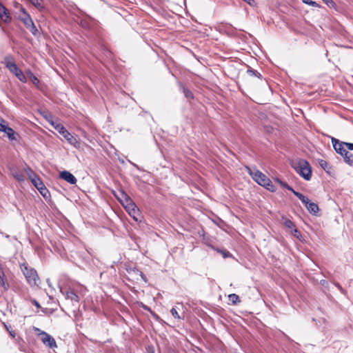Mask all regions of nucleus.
<instances>
[{
	"label": "nucleus",
	"instance_id": "1",
	"mask_svg": "<svg viewBox=\"0 0 353 353\" xmlns=\"http://www.w3.org/2000/svg\"><path fill=\"white\" fill-rule=\"evenodd\" d=\"M41 115L70 145L76 146L79 143L77 139L51 113L44 111L41 112Z\"/></svg>",
	"mask_w": 353,
	"mask_h": 353
},
{
	"label": "nucleus",
	"instance_id": "2",
	"mask_svg": "<svg viewBox=\"0 0 353 353\" xmlns=\"http://www.w3.org/2000/svg\"><path fill=\"white\" fill-rule=\"evenodd\" d=\"M331 142L336 152L343 157V161L346 164L352 166L353 154L350 153L344 146V141H341L334 137H331Z\"/></svg>",
	"mask_w": 353,
	"mask_h": 353
},
{
	"label": "nucleus",
	"instance_id": "3",
	"mask_svg": "<svg viewBox=\"0 0 353 353\" xmlns=\"http://www.w3.org/2000/svg\"><path fill=\"white\" fill-rule=\"evenodd\" d=\"M3 63L5 64V66L10 70V72L14 74L20 81L23 83H26L27 81V77L26 74L15 63L12 56H6L4 58Z\"/></svg>",
	"mask_w": 353,
	"mask_h": 353
},
{
	"label": "nucleus",
	"instance_id": "4",
	"mask_svg": "<svg viewBox=\"0 0 353 353\" xmlns=\"http://www.w3.org/2000/svg\"><path fill=\"white\" fill-rule=\"evenodd\" d=\"M119 201L135 221H141V213L133 200H119Z\"/></svg>",
	"mask_w": 353,
	"mask_h": 353
},
{
	"label": "nucleus",
	"instance_id": "5",
	"mask_svg": "<svg viewBox=\"0 0 353 353\" xmlns=\"http://www.w3.org/2000/svg\"><path fill=\"white\" fill-rule=\"evenodd\" d=\"M250 174H251L252 179L258 184L265 187L267 190L271 192L275 191L274 185L272 184L270 179L268 178L263 173L258 170H256L254 172H252L250 170Z\"/></svg>",
	"mask_w": 353,
	"mask_h": 353
},
{
	"label": "nucleus",
	"instance_id": "6",
	"mask_svg": "<svg viewBox=\"0 0 353 353\" xmlns=\"http://www.w3.org/2000/svg\"><path fill=\"white\" fill-rule=\"evenodd\" d=\"M21 269L27 282L30 286H37L39 285V277L34 268H29L25 264H23L21 265Z\"/></svg>",
	"mask_w": 353,
	"mask_h": 353
},
{
	"label": "nucleus",
	"instance_id": "7",
	"mask_svg": "<svg viewBox=\"0 0 353 353\" xmlns=\"http://www.w3.org/2000/svg\"><path fill=\"white\" fill-rule=\"evenodd\" d=\"M294 168L305 180H310L312 177V168L307 160L299 159L297 166Z\"/></svg>",
	"mask_w": 353,
	"mask_h": 353
},
{
	"label": "nucleus",
	"instance_id": "8",
	"mask_svg": "<svg viewBox=\"0 0 353 353\" xmlns=\"http://www.w3.org/2000/svg\"><path fill=\"white\" fill-rule=\"evenodd\" d=\"M39 336H41V341L46 346H48L50 348L57 347L56 341L51 335H50L46 332H41V333H39Z\"/></svg>",
	"mask_w": 353,
	"mask_h": 353
},
{
	"label": "nucleus",
	"instance_id": "9",
	"mask_svg": "<svg viewBox=\"0 0 353 353\" xmlns=\"http://www.w3.org/2000/svg\"><path fill=\"white\" fill-rule=\"evenodd\" d=\"M32 183L45 199L50 196V192L46 188L40 177L39 179H36Z\"/></svg>",
	"mask_w": 353,
	"mask_h": 353
},
{
	"label": "nucleus",
	"instance_id": "10",
	"mask_svg": "<svg viewBox=\"0 0 353 353\" xmlns=\"http://www.w3.org/2000/svg\"><path fill=\"white\" fill-rule=\"evenodd\" d=\"M60 292L65 296V299L69 300L73 305H77L79 302V296L71 289L63 292L61 288Z\"/></svg>",
	"mask_w": 353,
	"mask_h": 353
},
{
	"label": "nucleus",
	"instance_id": "11",
	"mask_svg": "<svg viewBox=\"0 0 353 353\" xmlns=\"http://www.w3.org/2000/svg\"><path fill=\"white\" fill-rule=\"evenodd\" d=\"M301 201L311 214L318 215L319 208L316 203L312 202L311 200H301Z\"/></svg>",
	"mask_w": 353,
	"mask_h": 353
},
{
	"label": "nucleus",
	"instance_id": "12",
	"mask_svg": "<svg viewBox=\"0 0 353 353\" xmlns=\"http://www.w3.org/2000/svg\"><path fill=\"white\" fill-rule=\"evenodd\" d=\"M59 176L61 179L65 180V181L72 185L75 184L77 181L76 177L72 173L67 170L61 171L59 173Z\"/></svg>",
	"mask_w": 353,
	"mask_h": 353
},
{
	"label": "nucleus",
	"instance_id": "13",
	"mask_svg": "<svg viewBox=\"0 0 353 353\" xmlns=\"http://www.w3.org/2000/svg\"><path fill=\"white\" fill-rule=\"evenodd\" d=\"M0 286L2 287L4 290H8L9 289V283L6 279L4 271L1 265L0 264Z\"/></svg>",
	"mask_w": 353,
	"mask_h": 353
},
{
	"label": "nucleus",
	"instance_id": "14",
	"mask_svg": "<svg viewBox=\"0 0 353 353\" xmlns=\"http://www.w3.org/2000/svg\"><path fill=\"white\" fill-rule=\"evenodd\" d=\"M0 18L5 22L10 21L11 17L9 15L8 9L0 2Z\"/></svg>",
	"mask_w": 353,
	"mask_h": 353
},
{
	"label": "nucleus",
	"instance_id": "15",
	"mask_svg": "<svg viewBox=\"0 0 353 353\" xmlns=\"http://www.w3.org/2000/svg\"><path fill=\"white\" fill-rule=\"evenodd\" d=\"M21 11L24 14V17L21 18V20L23 21L25 26L28 28L30 25L31 23H34L30 15L26 11V10L22 8Z\"/></svg>",
	"mask_w": 353,
	"mask_h": 353
},
{
	"label": "nucleus",
	"instance_id": "16",
	"mask_svg": "<svg viewBox=\"0 0 353 353\" xmlns=\"http://www.w3.org/2000/svg\"><path fill=\"white\" fill-rule=\"evenodd\" d=\"M26 76H27L31 82L37 88L39 87L40 80L31 72L28 70L26 71Z\"/></svg>",
	"mask_w": 353,
	"mask_h": 353
},
{
	"label": "nucleus",
	"instance_id": "17",
	"mask_svg": "<svg viewBox=\"0 0 353 353\" xmlns=\"http://www.w3.org/2000/svg\"><path fill=\"white\" fill-rule=\"evenodd\" d=\"M3 132L7 134V137L10 141L17 140V136H18V134L14 132V130L12 128H10L9 126L7 125L6 127Z\"/></svg>",
	"mask_w": 353,
	"mask_h": 353
},
{
	"label": "nucleus",
	"instance_id": "18",
	"mask_svg": "<svg viewBox=\"0 0 353 353\" xmlns=\"http://www.w3.org/2000/svg\"><path fill=\"white\" fill-rule=\"evenodd\" d=\"M26 174L28 176L29 179L31 180L32 183L34 182V181L36 179H39V177L36 174V173L32 170L30 167L28 165H26V167L24 169Z\"/></svg>",
	"mask_w": 353,
	"mask_h": 353
},
{
	"label": "nucleus",
	"instance_id": "19",
	"mask_svg": "<svg viewBox=\"0 0 353 353\" xmlns=\"http://www.w3.org/2000/svg\"><path fill=\"white\" fill-rule=\"evenodd\" d=\"M180 89L181 90L185 98H187L189 100L194 99L193 93L188 88L184 86L182 83H180Z\"/></svg>",
	"mask_w": 353,
	"mask_h": 353
},
{
	"label": "nucleus",
	"instance_id": "20",
	"mask_svg": "<svg viewBox=\"0 0 353 353\" xmlns=\"http://www.w3.org/2000/svg\"><path fill=\"white\" fill-rule=\"evenodd\" d=\"M281 220H282L283 223L284 224V225L286 228L290 229L291 230L296 226L292 221H291L290 219H288L284 215H283L281 216Z\"/></svg>",
	"mask_w": 353,
	"mask_h": 353
},
{
	"label": "nucleus",
	"instance_id": "21",
	"mask_svg": "<svg viewBox=\"0 0 353 353\" xmlns=\"http://www.w3.org/2000/svg\"><path fill=\"white\" fill-rule=\"evenodd\" d=\"M39 10L45 9L43 0H28Z\"/></svg>",
	"mask_w": 353,
	"mask_h": 353
},
{
	"label": "nucleus",
	"instance_id": "22",
	"mask_svg": "<svg viewBox=\"0 0 353 353\" xmlns=\"http://www.w3.org/2000/svg\"><path fill=\"white\" fill-rule=\"evenodd\" d=\"M11 172L12 176L18 181H23L24 176L23 174L19 171L17 169L13 168L11 170Z\"/></svg>",
	"mask_w": 353,
	"mask_h": 353
},
{
	"label": "nucleus",
	"instance_id": "23",
	"mask_svg": "<svg viewBox=\"0 0 353 353\" xmlns=\"http://www.w3.org/2000/svg\"><path fill=\"white\" fill-rule=\"evenodd\" d=\"M319 164L327 173H330V170L332 169V166L327 162L325 160L320 159L319 161Z\"/></svg>",
	"mask_w": 353,
	"mask_h": 353
},
{
	"label": "nucleus",
	"instance_id": "24",
	"mask_svg": "<svg viewBox=\"0 0 353 353\" xmlns=\"http://www.w3.org/2000/svg\"><path fill=\"white\" fill-rule=\"evenodd\" d=\"M247 73L250 76L256 77L260 79H261L263 78L262 75L257 70H254L253 68H252L250 67L248 68V69L247 70Z\"/></svg>",
	"mask_w": 353,
	"mask_h": 353
},
{
	"label": "nucleus",
	"instance_id": "25",
	"mask_svg": "<svg viewBox=\"0 0 353 353\" xmlns=\"http://www.w3.org/2000/svg\"><path fill=\"white\" fill-rule=\"evenodd\" d=\"M229 300L234 304L236 305L241 302L239 296L236 294H231L228 296Z\"/></svg>",
	"mask_w": 353,
	"mask_h": 353
},
{
	"label": "nucleus",
	"instance_id": "26",
	"mask_svg": "<svg viewBox=\"0 0 353 353\" xmlns=\"http://www.w3.org/2000/svg\"><path fill=\"white\" fill-rule=\"evenodd\" d=\"M275 182L279 184L282 188L287 189L288 190H292V188L290 187L286 182L283 181L278 178L275 179Z\"/></svg>",
	"mask_w": 353,
	"mask_h": 353
},
{
	"label": "nucleus",
	"instance_id": "27",
	"mask_svg": "<svg viewBox=\"0 0 353 353\" xmlns=\"http://www.w3.org/2000/svg\"><path fill=\"white\" fill-rule=\"evenodd\" d=\"M125 265V270L127 271V272L129 274H137L138 272H139V269H137L136 267H131L130 265H127L126 264Z\"/></svg>",
	"mask_w": 353,
	"mask_h": 353
},
{
	"label": "nucleus",
	"instance_id": "28",
	"mask_svg": "<svg viewBox=\"0 0 353 353\" xmlns=\"http://www.w3.org/2000/svg\"><path fill=\"white\" fill-rule=\"evenodd\" d=\"M34 36H37L38 34V30L34 23H31V25L28 28Z\"/></svg>",
	"mask_w": 353,
	"mask_h": 353
},
{
	"label": "nucleus",
	"instance_id": "29",
	"mask_svg": "<svg viewBox=\"0 0 353 353\" xmlns=\"http://www.w3.org/2000/svg\"><path fill=\"white\" fill-rule=\"evenodd\" d=\"M302 2L303 3L307 4L309 6H312L313 7L320 8L321 6L317 3L316 2L312 1V0H302Z\"/></svg>",
	"mask_w": 353,
	"mask_h": 353
},
{
	"label": "nucleus",
	"instance_id": "30",
	"mask_svg": "<svg viewBox=\"0 0 353 353\" xmlns=\"http://www.w3.org/2000/svg\"><path fill=\"white\" fill-rule=\"evenodd\" d=\"M80 26L85 28V29H89L90 26V23L88 22V20L86 19H82L80 21Z\"/></svg>",
	"mask_w": 353,
	"mask_h": 353
},
{
	"label": "nucleus",
	"instance_id": "31",
	"mask_svg": "<svg viewBox=\"0 0 353 353\" xmlns=\"http://www.w3.org/2000/svg\"><path fill=\"white\" fill-rule=\"evenodd\" d=\"M170 312L172 314V315L175 318V319H180V316L179 315L176 310L174 308V307H172L170 310Z\"/></svg>",
	"mask_w": 353,
	"mask_h": 353
},
{
	"label": "nucleus",
	"instance_id": "32",
	"mask_svg": "<svg viewBox=\"0 0 353 353\" xmlns=\"http://www.w3.org/2000/svg\"><path fill=\"white\" fill-rule=\"evenodd\" d=\"M219 252L223 254V258H228L232 256V254L230 253V252L227 250H219Z\"/></svg>",
	"mask_w": 353,
	"mask_h": 353
},
{
	"label": "nucleus",
	"instance_id": "33",
	"mask_svg": "<svg viewBox=\"0 0 353 353\" xmlns=\"http://www.w3.org/2000/svg\"><path fill=\"white\" fill-rule=\"evenodd\" d=\"M291 191L294 194L295 196H296L298 197V199H307L304 195H303L302 194L295 191L293 189Z\"/></svg>",
	"mask_w": 353,
	"mask_h": 353
},
{
	"label": "nucleus",
	"instance_id": "34",
	"mask_svg": "<svg viewBox=\"0 0 353 353\" xmlns=\"http://www.w3.org/2000/svg\"><path fill=\"white\" fill-rule=\"evenodd\" d=\"M344 146L348 150H353V143H347L344 142Z\"/></svg>",
	"mask_w": 353,
	"mask_h": 353
},
{
	"label": "nucleus",
	"instance_id": "35",
	"mask_svg": "<svg viewBox=\"0 0 353 353\" xmlns=\"http://www.w3.org/2000/svg\"><path fill=\"white\" fill-rule=\"evenodd\" d=\"M291 231L294 236L296 237H299L301 235L299 231L296 229V226Z\"/></svg>",
	"mask_w": 353,
	"mask_h": 353
},
{
	"label": "nucleus",
	"instance_id": "36",
	"mask_svg": "<svg viewBox=\"0 0 353 353\" xmlns=\"http://www.w3.org/2000/svg\"><path fill=\"white\" fill-rule=\"evenodd\" d=\"M248 4H249L250 6L254 7L256 5V1L254 0H243Z\"/></svg>",
	"mask_w": 353,
	"mask_h": 353
},
{
	"label": "nucleus",
	"instance_id": "37",
	"mask_svg": "<svg viewBox=\"0 0 353 353\" xmlns=\"http://www.w3.org/2000/svg\"><path fill=\"white\" fill-rule=\"evenodd\" d=\"M325 3L330 8H333L335 6V3L332 0H327Z\"/></svg>",
	"mask_w": 353,
	"mask_h": 353
},
{
	"label": "nucleus",
	"instance_id": "38",
	"mask_svg": "<svg viewBox=\"0 0 353 353\" xmlns=\"http://www.w3.org/2000/svg\"><path fill=\"white\" fill-rule=\"evenodd\" d=\"M334 285L343 294H345V290L341 287V285L339 283H335Z\"/></svg>",
	"mask_w": 353,
	"mask_h": 353
},
{
	"label": "nucleus",
	"instance_id": "39",
	"mask_svg": "<svg viewBox=\"0 0 353 353\" xmlns=\"http://www.w3.org/2000/svg\"><path fill=\"white\" fill-rule=\"evenodd\" d=\"M137 275H139L141 279L145 281L146 282L147 279H146V276L140 270H139V272L137 274Z\"/></svg>",
	"mask_w": 353,
	"mask_h": 353
},
{
	"label": "nucleus",
	"instance_id": "40",
	"mask_svg": "<svg viewBox=\"0 0 353 353\" xmlns=\"http://www.w3.org/2000/svg\"><path fill=\"white\" fill-rule=\"evenodd\" d=\"M7 125L3 123H0V132H3Z\"/></svg>",
	"mask_w": 353,
	"mask_h": 353
},
{
	"label": "nucleus",
	"instance_id": "41",
	"mask_svg": "<svg viewBox=\"0 0 353 353\" xmlns=\"http://www.w3.org/2000/svg\"><path fill=\"white\" fill-rule=\"evenodd\" d=\"M130 163H131V164H132L134 168H136L137 170H141V168L139 167V165H137V164H135V163H132V162H130Z\"/></svg>",
	"mask_w": 353,
	"mask_h": 353
},
{
	"label": "nucleus",
	"instance_id": "42",
	"mask_svg": "<svg viewBox=\"0 0 353 353\" xmlns=\"http://www.w3.org/2000/svg\"><path fill=\"white\" fill-rule=\"evenodd\" d=\"M34 330L35 332H37L38 333L39 335V333H41V332H43L42 330H41L39 328H37V327H34Z\"/></svg>",
	"mask_w": 353,
	"mask_h": 353
},
{
	"label": "nucleus",
	"instance_id": "43",
	"mask_svg": "<svg viewBox=\"0 0 353 353\" xmlns=\"http://www.w3.org/2000/svg\"><path fill=\"white\" fill-rule=\"evenodd\" d=\"M10 335H11L13 338H14V337H15V334H15V332H14V331H13V330L10 331Z\"/></svg>",
	"mask_w": 353,
	"mask_h": 353
},
{
	"label": "nucleus",
	"instance_id": "44",
	"mask_svg": "<svg viewBox=\"0 0 353 353\" xmlns=\"http://www.w3.org/2000/svg\"><path fill=\"white\" fill-rule=\"evenodd\" d=\"M34 305L37 307H40V305L39 303H38V301H37L36 300L34 301Z\"/></svg>",
	"mask_w": 353,
	"mask_h": 353
},
{
	"label": "nucleus",
	"instance_id": "45",
	"mask_svg": "<svg viewBox=\"0 0 353 353\" xmlns=\"http://www.w3.org/2000/svg\"><path fill=\"white\" fill-rule=\"evenodd\" d=\"M125 199H130V196H128V195H125Z\"/></svg>",
	"mask_w": 353,
	"mask_h": 353
},
{
	"label": "nucleus",
	"instance_id": "46",
	"mask_svg": "<svg viewBox=\"0 0 353 353\" xmlns=\"http://www.w3.org/2000/svg\"><path fill=\"white\" fill-rule=\"evenodd\" d=\"M323 1H324V3H325V2H326L327 0H323Z\"/></svg>",
	"mask_w": 353,
	"mask_h": 353
}]
</instances>
